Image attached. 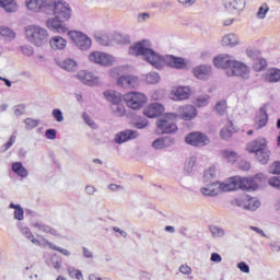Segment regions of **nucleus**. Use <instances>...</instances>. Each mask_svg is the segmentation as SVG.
<instances>
[{"label":"nucleus","instance_id":"nucleus-1","mask_svg":"<svg viewBox=\"0 0 280 280\" xmlns=\"http://www.w3.org/2000/svg\"><path fill=\"white\" fill-rule=\"evenodd\" d=\"M130 56H142L143 60H147L149 65H152L155 69H163V65L171 67L172 69H187V62L184 58L166 55L160 56L159 52L152 49V43L148 39L138 42L129 47Z\"/></svg>","mask_w":280,"mask_h":280},{"label":"nucleus","instance_id":"nucleus-2","mask_svg":"<svg viewBox=\"0 0 280 280\" xmlns=\"http://www.w3.org/2000/svg\"><path fill=\"white\" fill-rule=\"evenodd\" d=\"M213 65L217 69H223L229 78H243V80L250 78V68L246 63L233 59L231 55L217 56L213 59Z\"/></svg>","mask_w":280,"mask_h":280},{"label":"nucleus","instance_id":"nucleus-3","mask_svg":"<svg viewBox=\"0 0 280 280\" xmlns=\"http://www.w3.org/2000/svg\"><path fill=\"white\" fill-rule=\"evenodd\" d=\"M25 34L28 43L35 45V47H43L49 40V33L43 26L27 25L25 27Z\"/></svg>","mask_w":280,"mask_h":280},{"label":"nucleus","instance_id":"nucleus-4","mask_svg":"<svg viewBox=\"0 0 280 280\" xmlns=\"http://www.w3.org/2000/svg\"><path fill=\"white\" fill-rule=\"evenodd\" d=\"M52 4L50 5L49 14H54L57 19L61 21H70L73 14V10H71V5L62 0H52Z\"/></svg>","mask_w":280,"mask_h":280},{"label":"nucleus","instance_id":"nucleus-5","mask_svg":"<svg viewBox=\"0 0 280 280\" xmlns=\"http://www.w3.org/2000/svg\"><path fill=\"white\" fill-rule=\"evenodd\" d=\"M177 117L178 114L168 113L156 121V126L159 130H161L162 135H174V132L178 130V126H176V122H174L176 121Z\"/></svg>","mask_w":280,"mask_h":280},{"label":"nucleus","instance_id":"nucleus-6","mask_svg":"<svg viewBox=\"0 0 280 280\" xmlns=\"http://www.w3.org/2000/svg\"><path fill=\"white\" fill-rule=\"evenodd\" d=\"M262 178H266V176L261 173L255 175V177H237V189H243V191H255L258 189Z\"/></svg>","mask_w":280,"mask_h":280},{"label":"nucleus","instance_id":"nucleus-7","mask_svg":"<svg viewBox=\"0 0 280 280\" xmlns=\"http://www.w3.org/2000/svg\"><path fill=\"white\" fill-rule=\"evenodd\" d=\"M128 108L132 110H140V108L148 102V96L141 92H129L124 97Z\"/></svg>","mask_w":280,"mask_h":280},{"label":"nucleus","instance_id":"nucleus-8","mask_svg":"<svg viewBox=\"0 0 280 280\" xmlns=\"http://www.w3.org/2000/svg\"><path fill=\"white\" fill-rule=\"evenodd\" d=\"M52 0H26V8L34 14H49Z\"/></svg>","mask_w":280,"mask_h":280},{"label":"nucleus","instance_id":"nucleus-9","mask_svg":"<svg viewBox=\"0 0 280 280\" xmlns=\"http://www.w3.org/2000/svg\"><path fill=\"white\" fill-rule=\"evenodd\" d=\"M68 36L70 37V40L81 49V51H86L88 49H91L92 40L89 38V36L80 31H69Z\"/></svg>","mask_w":280,"mask_h":280},{"label":"nucleus","instance_id":"nucleus-10","mask_svg":"<svg viewBox=\"0 0 280 280\" xmlns=\"http://www.w3.org/2000/svg\"><path fill=\"white\" fill-rule=\"evenodd\" d=\"M186 143L188 145H194L195 148H205V145H209L211 140L202 132H190L185 138Z\"/></svg>","mask_w":280,"mask_h":280},{"label":"nucleus","instance_id":"nucleus-11","mask_svg":"<svg viewBox=\"0 0 280 280\" xmlns=\"http://www.w3.org/2000/svg\"><path fill=\"white\" fill-rule=\"evenodd\" d=\"M77 80H80L82 84H86L88 86H97L102 84V79L91 71L81 70L75 75Z\"/></svg>","mask_w":280,"mask_h":280},{"label":"nucleus","instance_id":"nucleus-12","mask_svg":"<svg viewBox=\"0 0 280 280\" xmlns=\"http://www.w3.org/2000/svg\"><path fill=\"white\" fill-rule=\"evenodd\" d=\"M91 62L102 65L103 67H110L115 62V57L101 51H93L89 56Z\"/></svg>","mask_w":280,"mask_h":280},{"label":"nucleus","instance_id":"nucleus-13","mask_svg":"<svg viewBox=\"0 0 280 280\" xmlns=\"http://www.w3.org/2000/svg\"><path fill=\"white\" fill-rule=\"evenodd\" d=\"M66 22L67 21H62L60 18L55 15V18H50L47 20L46 25L48 30H51V32H57L58 34H65V32H69L67 24H65Z\"/></svg>","mask_w":280,"mask_h":280},{"label":"nucleus","instance_id":"nucleus-14","mask_svg":"<svg viewBox=\"0 0 280 280\" xmlns=\"http://www.w3.org/2000/svg\"><path fill=\"white\" fill-rule=\"evenodd\" d=\"M117 85L121 86V89H137L139 86V77L135 75H121L117 80Z\"/></svg>","mask_w":280,"mask_h":280},{"label":"nucleus","instance_id":"nucleus-15","mask_svg":"<svg viewBox=\"0 0 280 280\" xmlns=\"http://www.w3.org/2000/svg\"><path fill=\"white\" fill-rule=\"evenodd\" d=\"M139 137V132L132 129H127L118 132L115 136V143L121 145V143H126V141H132V139H137Z\"/></svg>","mask_w":280,"mask_h":280},{"label":"nucleus","instance_id":"nucleus-16","mask_svg":"<svg viewBox=\"0 0 280 280\" xmlns=\"http://www.w3.org/2000/svg\"><path fill=\"white\" fill-rule=\"evenodd\" d=\"M165 108L161 103H152L147 108L143 109L144 117H149V119H154V117H160L163 115Z\"/></svg>","mask_w":280,"mask_h":280},{"label":"nucleus","instance_id":"nucleus-17","mask_svg":"<svg viewBox=\"0 0 280 280\" xmlns=\"http://www.w3.org/2000/svg\"><path fill=\"white\" fill-rule=\"evenodd\" d=\"M172 100H174V102H183L185 100H189L191 90L189 86H178L172 91Z\"/></svg>","mask_w":280,"mask_h":280},{"label":"nucleus","instance_id":"nucleus-18","mask_svg":"<svg viewBox=\"0 0 280 280\" xmlns=\"http://www.w3.org/2000/svg\"><path fill=\"white\" fill-rule=\"evenodd\" d=\"M198 115V110L192 105H186L178 108L177 117L179 116L185 121H190Z\"/></svg>","mask_w":280,"mask_h":280},{"label":"nucleus","instance_id":"nucleus-19","mask_svg":"<svg viewBox=\"0 0 280 280\" xmlns=\"http://www.w3.org/2000/svg\"><path fill=\"white\" fill-rule=\"evenodd\" d=\"M223 7L228 12H241L246 8V0H223Z\"/></svg>","mask_w":280,"mask_h":280},{"label":"nucleus","instance_id":"nucleus-20","mask_svg":"<svg viewBox=\"0 0 280 280\" xmlns=\"http://www.w3.org/2000/svg\"><path fill=\"white\" fill-rule=\"evenodd\" d=\"M235 203L236 207H244L247 211H257L259 207H261V202L255 197L248 198L244 201L236 200Z\"/></svg>","mask_w":280,"mask_h":280},{"label":"nucleus","instance_id":"nucleus-21","mask_svg":"<svg viewBox=\"0 0 280 280\" xmlns=\"http://www.w3.org/2000/svg\"><path fill=\"white\" fill-rule=\"evenodd\" d=\"M254 124L257 130H261V128H266V126H268V112H266V107H261L257 112Z\"/></svg>","mask_w":280,"mask_h":280},{"label":"nucleus","instance_id":"nucleus-22","mask_svg":"<svg viewBox=\"0 0 280 280\" xmlns=\"http://www.w3.org/2000/svg\"><path fill=\"white\" fill-rule=\"evenodd\" d=\"M176 143V140L172 137L158 138L152 142L154 150H165V148H172Z\"/></svg>","mask_w":280,"mask_h":280},{"label":"nucleus","instance_id":"nucleus-23","mask_svg":"<svg viewBox=\"0 0 280 280\" xmlns=\"http://www.w3.org/2000/svg\"><path fill=\"white\" fill-rule=\"evenodd\" d=\"M265 150H268L266 139L252 141L247 145V152H249V154H257L259 152H264Z\"/></svg>","mask_w":280,"mask_h":280},{"label":"nucleus","instance_id":"nucleus-24","mask_svg":"<svg viewBox=\"0 0 280 280\" xmlns=\"http://www.w3.org/2000/svg\"><path fill=\"white\" fill-rule=\"evenodd\" d=\"M200 192L202 196L215 198L220 194L219 182L208 183L207 186L200 188Z\"/></svg>","mask_w":280,"mask_h":280},{"label":"nucleus","instance_id":"nucleus-25","mask_svg":"<svg viewBox=\"0 0 280 280\" xmlns=\"http://www.w3.org/2000/svg\"><path fill=\"white\" fill-rule=\"evenodd\" d=\"M211 66L201 65L194 69V75L197 77L198 80H208L212 75Z\"/></svg>","mask_w":280,"mask_h":280},{"label":"nucleus","instance_id":"nucleus-26","mask_svg":"<svg viewBox=\"0 0 280 280\" xmlns=\"http://www.w3.org/2000/svg\"><path fill=\"white\" fill-rule=\"evenodd\" d=\"M262 80L265 82H269L270 84L280 82V69L279 68H269L262 75Z\"/></svg>","mask_w":280,"mask_h":280},{"label":"nucleus","instance_id":"nucleus-27","mask_svg":"<svg viewBox=\"0 0 280 280\" xmlns=\"http://www.w3.org/2000/svg\"><path fill=\"white\" fill-rule=\"evenodd\" d=\"M237 177H231L230 179L220 183L219 182V192L220 191H235L237 189Z\"/></svg>","mask_w":280,"mask_h":280},{"label":"nucleus","instance_id":"nucleus-28","mask_svg":"<svg viewBox=\"0 0 280 280\" xmlns=\"http://www.w3.org/2000/svg\"><path fill=\"white\" fill-rule=\"evenodd\" d=\"M103 95L105 100H107V102H110L112 105L120 104V102H124V98L121 97V93L114 90H107L104 92Z\"/></svg>","mask_w":280,"mask_h":280},{"label":"nucleus","instance_id":"nucleus-29","mask_svg":"<svg viewBox=\"0 0 280 280\" xmlns=\"http://www.w3.org/2000/svg\"><path fill=\"white\" fill-rule=\"evenodd\" d=\"M21 233L25 236L26 240H31L32 244H36L37 246H45V241H47V238L42 237V240H37L34 237V234L30 228H21Z\"/></svg>","mask_w":280,"mask_h":280},{"label":"nucleus","instance_id":"nucleus-30","mask_svg":"<svg viewBox=\"0 0 280 280\" xmlns=\"http://www.w3.org/2000/svg\"><path fill=\"white\" fill-rule=\"evenodd\" d=\"M50 47L55 51L62 50L67 47V39L62 38L61 36H54L50 38Z\"/></svg>","mask_w":280,"mask_h":280},{"label":"nucleus","instance_id":"nucleus-31","mask_svg":"<svg viewBox=\"0 0 280 280\" xmlns=\"http://www.w3.org/2000/svg\"><path fill=\"white\" fill-rule=\"evenodd\" d=\"M0 8H3L5 12L12 13L19 10L16 0H0Z\"/></svg>","mask_w":280,"mask_h":280},{"label":"nucleus","instance_id":"nucleus-32","mask_svg":"<svg viewBox=\"0 0 280 280\" xmlns=\"http://www.w3.org/2000/svg\"><path fill=\"white\" fill-rule=\"evenodd\" d=\"M223 47H235V45H240V39L233 33H230L222 38Z\"/></svg>","mask_w":280,"mask_h":280},{"label":"nucleus","instance_id":"nucleus-33","mask_svg":"<svg viewBox=\"0 0 280 280\" xmlns=\"http://www.w3.org/2000/svg\"><path fill=\"white\" fill-rule=\"evenodd\" d=\"M59 67L65 69V71H77L78 70V62L71 58L66 59L59 62Z\"/></svg>","mask_w":280,"mask_h":280},{"label":"nucleus","instance_id":"nucleus-34","mask_svg":"<svg viewBox=\"0 0 280 280\" xmlns=\"http://www.w3.org/2000/svg\"><path fill=\"white\" fill-rule=\"evenodd\" d=\"M12 170L18 176H21L22 178H27V168L23 166V163L21 162H15L12 165Z\"/></svg>","mask_w":280,"mask_h":280},{"label":"nucleus","instance_id":"nucleus-35","mask_svg":"<svg viewBox=\"0 0 280 280\" xmlns=\"http://www.w3.org/2000/svg\"><path fill=\"white\" fill-rule=\"evenodd\" d=\"M110 109L117 117H124V115H126V106L124 105V102L115 103L110 106Z\"/></svg>","mask_w":280,"mask_h":280},{"label":"nucleus","instance_id":"nucleus-36","mask_svg":"<svg viewBox=\"0 0 280 280\" xmlns=\"http://www.w3.org/2000/svg\"><path fill=\"white\" fill-rule=\"evenodd\" d=\"M233 121H229L228 122V127H224L221 129V139H224V140H228V139H231V137H233Z\"/></svg>","mask_w":280,"mask_h":280},{"label":"nucleus","instance_id":"nucleus-37","mask_svg":"<svg viewBox=\"0 0 280 280\" xmlns=\"http://www.w3.org/2000/svg\"><path fill=\"white\" fill-rule=\"evenodd\" d=\"M256 159L259 163L266 165L268 161H270V151L268 149H265V151H258V153H256Z\"/></svg>","mask_w":280,"mask_h":280},{"label":"nucleus","instance_id":"nucleus-38","mask_svg":"<svg viewBox=\"0 0 280 280\" xmlns=\"http://www.w3.org/2000/svg\"><path fill=\"white\" fill-rule=\"evenodd\" d=\"M44 246H48L50 250H58V253H61V255H65L66 257H69V255H71V252H69V249L56 246L54 243L49 241H44Z\"/></svg>","mask_w":280,"mask_h":280},{"label":"nucleus","instance_id":"nucleus-39","mask_svg":"<svg viewBox=\"0 0 280 280\" xmlns=\"http://www.w3.org/2000/svg\"><path fill=\"white\" fill-rule=\"evenodd\" d=\"M35 229H38V231H43V233H49L50 235H58V231L56 229L45 225L43 223H34Z\"/></svg>","mask_w":280,"mask_h":280},{"label":"nucleus","instance_id":"nucleus-40","mask_svg":"<svg viewBox=\"0 0 280 280\" xmlns=\"http://www.w3.org/2000/svg\"><path fill=\"white\" fill-rule=\"evenodd\" d=\"M196 166V156H190L186 160L184 172L185 174H191L194 172V167Z\"/></svg>","mask_w":280,"mask_h":280},{"label":"nucleus","instance_id":"nucleus-41","mask_svg":"<svg viewBox=\"0 0 280 280\" xmlns=\"http://www.w3.org/2000/svg\"><path fill=\"white\" fill-rule=\"evenodd\" d=\"M213 178H215V166H211L209 170L205 171L203 183H213L211 182Z\"/></svg>","mask_w":280,"mask_h":280},{"label":"nucleus","instance_id":"nucleus-42","mask_svg":"<svg viewBox=\"0 0 280 280\" xmlns=\"http://www.w3.org/2000/svg\"><path fill=\"white\" fill-rule=\"evenodd\" d=\"M145 80L148 84H159L161 82V75L158 72H150L147 74Z\"/></svg>","mask_w":280,"mask_h":280},{"label":"nucleus","instance_id":"nucleus-43","mask_svg":"<svg viewBox=\"0 0 280 280\" xmlns=\"http://www.w3.org/2000/svg\"><path fill=\"white\" fill-rule=\"evenodd\" d=\"M209 229L212 237H224V235H226V232L222 228L212 225Z\"/></svg>","mask_w":280,"mask_h":280},{"label":"nucleus","instance_id":"nucleus-44","mask_svg":"<svg viewBox=\"0 0 280 280\" xmlns=\"http://www.w3.org/2000/svg\"><path fill=\"white\" fill-rule=\"evenodd\" d=\"M115 40L119 45H130V35H126V34H121V33L116 34Z\"/></svg>","mask_w":280,"mask_h":280},{"label":"nucleus","instance_id":"nucleus-45","mask_svg":"<svg viewBox=\"0 0 280 280\" xmlns=\"http://www.w3.org/2000/svg\"><path fill=\"white\" fill-rule=\"evenodd\" d=\"M223 159H225L229 163H235L237 161V153L225 150L223 151Z\"/></svg>","mask_w":280,"mask_h":280},{"label":"nucleus","instance_id":"nucleus-46","mask_svg":"<svg viewBox=\"0 0 280 280\" xmlns=\"http://www.w3.org/2000/svg\"><path fill=\"white\" fill-rule=\"evenodd\" d=\"M270 11V7L267 3H264L259 7L258 12L256 13L257 19L264 20L266 19V14Z\"/></svg>","mask_w":280,"mask_h":280},{"label":"nucleus","instance_id":"nucleus-47","mask_svg":"<svg viewBox=\"0 0 280 280\" xmlns=\"http://www.w3.org/2000/svg\"><path fill=\"white\" fill-rule=\"evenodd\" d=\"M268 67V62L264 58H258L255 60L254 69L255 71H262V69H266Z\"/></svg>","mask_w":280,"mask_h":280},{"label":"nucleus","instance_id":"nucleus-48","mask_svg":"<svg viewBox=\"0 0 280 280\" xmlns=\"http://www.w3.org/2000/svg\"><path fill=\"white\" fill-rule=\"evenodd\" d=\"M24 124L26 126V130H33V128H36L38 124H40V120L34 118H26L24 120Z\"/></svg>","mask_w":280,"mask_h":280},{"label":"nucleus","instance_id":"nucleus-49","mask_svg":"<svg viewBox=\"0 0 280 280\" xmlns=\"http://www.w3.org/2000/svg\"><path fill=\"white\" fill-rule=\"evenodd\" d=\"M215 113L224 115L226 113V101H219L214 107Z\"/></svg>","mask_w":280,"mask_h":280},{"label":"nucleus","instance_id":"nucleus-50","mask_svg":"<svg viewBox=\"0 0 280 280\" xmlns=\"http://www.w3.org/2000/svg\"><path fill=\"white\" fill-rule=\"evenodd\" d=\"M68 272H69V276L73 279H78V280H82L83 279V276H82V271L73 268V267H69L68 268Z\"/></svg>","mask_w":280,"mask_h":280},{"label":"nucleus","instance_id":"nucleus-51","mask_svg":"<svg viewBox=\"0 0 280 280\" xmlns=\"http://www.w3.org/2000/svg\"><path fill=\"white\" fill-rule=\"evenodd\" d=\"M82 117H83V120L85 121V124L90 128H92V130H97V124L91 119V116H89V114L83 113Z\"/></svg>","mask_w":280,"mask_h":280},{"label":"nucleus","instance_id":"nucleus-52","mask_svg":"<svg viewBox=\"0 0 280 280\" xmlns=\"http://www.w3.org/2000/svg\"><path fill=\"white\" fill-rule=\"evenodd\" d=\"M0 35L7 36L8 38H14V31L8 26H0Z\"/></svg>","mask_w":280,"mask_h":280},{"label":"nucleus","instance_id":"nucleus-53","mask_svg":"<svg viewBox=\"0 0 280 280\" xmlns=\"http://www.w3.org/2000/svg\"><path fill=\"white\" fill-rule=\"evenodd\" d=\"M51 266L55 270H60V268H62V259L58 258L56 254L51 257Z\"/></svg>","mask_w":280,"mask_h":280},{"label":"nucleus","instance_id":"nucleus-54","mask_svg":"<svg viewBox=\"0 0 280 280\" xmlns=\"http://www.w3.org/2000/svg\"><path fill=\"white\" fill-rule=\"evenodd\" d=\"M52 117L58 121L59 124H62L65 121V116L62 115V110L59 108L52 109Z\"/></svg>","mask_w":280,"mask_h":280},{"label":"nucleus","instance_id":"nucleus-55","mask_svg":"<svg viewBox=\"0 0 280 280\" xmlns=\"http://www.w3.org/2000/svg\"><path fill=\"white\" fill-rule=\"evenodd\" d=\"M164 95L165 92H163V90H156L152 93L151 100H153L154 102H159V100H163Z\"/></svg>","mask_w":280,"mask_h":280},{"label":"nucleus","instance_id":"nucleus-56","mask_svg":"<svg viewBox=\"0 0 280 280\" xmlns=\"http://www.w3.org/2000/svg\"><path fill=\"white\" fill-rule=\"evenodd\" d=\"M207 104H209V97L208 96H199L196 100V105L197 106H207Z\"/></svg>","mask_w":280,"mask_h":280},{"label":"nucleus","instance_id":"nucleus-57","mask_svg":"<svg viewBox=\"0 0 280 280\" xmlns=\"http://www.w3.org/2000/svg\"><path fill=\"white\" fill-rule=\"evenodd\" d=\"M270 174H280V162H273L269 167Z\"/></svg>","mask_w":280,"mask_h":280},{"label":"nucleus","instance_id":"nucleus-58","mask_svg":"<svg viewBox=\"0 0 280 280\" xmlns=\"http://www.w3.org/2000/svg\"><path fill=\"white\" fill-rule=\"evenodd\" d=\"M21 51L24 56H34V48L32 46H22Z\"/></svg>","mask_w":280,"mask_h":280},{"label":"nucleus","instance_id":"nucleus-59","mask_svg":"<svg viewBox=\"0 0 280 280\" xmlns=\"http://www.w3.org/2000/svg\"><path fill=\"white\" fill-rule=\"evenodd\" d=\"M237 268L241 270V272H245V273L250 272V267L244 261L238 262Z\"/></svg>","mask_w":280,"mask_h":280},{"label":"nucleus","instance_id":"nucleus-60","mask_svg":"<svg viewBox=\"0 0 280 280\" xmlns=\"http://www.w3.org/2000/svg\"><path fill=\"white\" fill-rule=\"evenodd\" d=\"M269 185L276 189H280V177H271L269 179Z\"/></svg>","mask_w":280,"mask_h":280},{"label":"nucleus","instance_id":"nucleus-61","mask_svg":"<svg viewBox=\"0 0 280 280\" xmlns=\"http://www.w3.org/2000/svg\"><path fill=\"white\" fill-rule=\"evenodd\" d=\"M24 213H25V211L23 210V208H18L15 211H14V219L15 220H23V218H24Z\"/></svg>","mask_w":280,"mask_h":280},{"label":"nucleus","instance_id":"nucleus-62","mask_svg":"<svg viewBox=\"0 0 280 280\" xmlns=\"http://www.w3.org/2000/svg\"><path fill=\"white\" fill-rule=\"evenodd\" d=\"M14 115L18 117L21 115H25V105H18L14 107Z\"/></svg>","mask_w":280,"mask_h":280},{"label":"nucleus","instance_id":"nucleus-63","mask_svg":"<svg viewBox=\"0 0 280 280\" xmlns=\"http://www.w3.org/2000/svg\"><path fill=\"white\" fill-rule=\"evenodd\" d=\"M57 131L56 129H47L45 132V137L54 141L56 139Z\"/></svg>","mask_w":280,"mask_h":280},{"label":"nucleus","instance_id":"nucleus-64","mask_svg":"<svg viewBox=\"0 0 280 280\" xmlns=\"http://www.w3.org/2000/svg\"><path fill=\"white\" fill-rule=\"evenodd\" d=\"M147 126H148V119L145 118H142L136 122V128H138L139 130H143V128H145Z\"/></svg>","mask_w":280,"mask_h":280}]
</instances>
